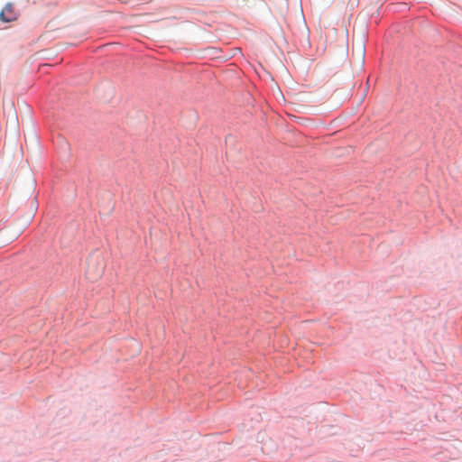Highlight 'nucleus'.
Returning a JSON list of instances; mask_svg holds the SVG:
<instances>
[{
    "label": "nucleus",
    "mask_w": 462,
    "mask_h": 462,
    "mask_svg": "<svg viewBox=\"0 0 462 462\" xmlns=\"http://www.w3.org/2000/svg\"><path fill=\"white\" fill-rule=\"evenodd\" d=\"M19 15L18 10L14 8L12 2H7L0 11V21L10 23L15 21Z\"/></svg>",
    "instance_id": "f257e3e1"
},
{
    "label": "nucleus",
    "mask_w": 462,
    "mask_h": 462,
    "mask_svg": "<svg viewBox=\"0 0 462 462\" xmlns=\"http://www.w3.org/2000/svg\"><path fill=\"white\" fill-rule=\"evenodd\" d=\"M397 3H398V4H403V5H407V3H406V2H397Z\"/></svg>",
    "instance_id": "f03ea898"
}]
</instances>
